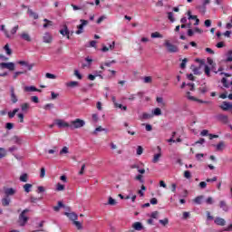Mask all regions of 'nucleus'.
Wrapping results in <instances>:
<instances>
[{"instance_id": "49", "label": "nucleus", "mask_w": 232, "mask_h": 232, "mask_svg": "<svg viewBox=\"0 0 232 232\" xmlns=\"http://www.w3.org/2000/svg\"><path fill=\"white\" fill-rule=\"evenodd\" d=\"M45 176H46V169L44 168H42L40 171V178L44 179Z\"/></svg>"}, {"instance_id": "25", "label": "nucleus", "mask_w": 232, "mask_h": 232, "mask_svg": "<svg viewBox=\"0 0 232 232\" xmlns=\"http://www.w3.org/2000/svg\"><path fill=\"white\" fill-rule=\"evenodd\" d=\"M24 191H25V193H30V191H32V188H34V185L30 184V183H26L25 185H24Z\"/></svg>"}, {"instance_id": "2", "label": "nucleus", "mask_w": 232, "mask_h": 232, "mask_svg": "<svg viewBox=\"0 0 232 232\" xmlns=\"http://www.w3.org/2000/svg\"><path fill=\"white\" fill-rule=\"evenodd\" d=\"M163 46H165L167 52H169V53H178L179 52V46L171 44V42H169V40H165Z\"/></svg>"}, {"instance_id": "53", "label": "nucleus", "mask_w": 232, "mask_h": 232, "mask_svg": "<svg viewBox=\"0 0 232 232\" xmlns=\"http://www.w3.org/2000/svg\"><path fill=\"white\" fill-rule=\"evenodd\" d=\"M143 81H144L145 84H149L152 81L151 76L144 77Z\"/></svg>"}, {"instance_id": "43", "label": "nucleus", "mask_w": 232, "mask_h": 232, "mask_svg": "<svg viewBox=\"0 0 232 232\" xmlns=\"http://www.w3.org/2000/svg\"><path fill=\"white\" fill-rule=\"evenodd\" d=\"M160 224H162V226H168L169 224V220L168 218H165L164 219H160Z\"/></svg>"}, {"instance_id": "52", "label": "nucleus", "mask_w": 232, "mask_h": 232, "mask_svg": "<svg viewBox=\"0 0 232 232\" xmlns=\"http://www.w3.org/2000/svg\"><path fill=\"white\" fill-rule=\"evenodd\" d=\"M45 77H46V79H57V76H55V74H52L50 72H47L45 74Z\"/></svg>"}, {"instance_id": "54", "label": "nucleus", "mask_w": 232, "mask_h": 232, "mask_svg": "<svg viewBox=\"0 0 232 232\" xmlns=\"http://www.w3.org/2000/svg\"><path fill=\"white\" fill-rule=\"evenodd\" d=\"M38 200H41V198H35V197L30 198V202H32L33 204L37 203Z\"/></svg>"}, {"instance_id": "11", "label": "nucleus", "mask_w": 232, "mask_h": 232, "mask_svg": "<svg viewBox=\"0 0 232 232\" xmlns=\"http://www.w3.org/2000/svg\"><path fill=\"white\" fill-rule=\"evenodd\" d=\"M219 208L225 211V213H227L229 211V206H227V203L224 200L219 201Z\"/></svg>"}, {"instance_id": "21", "label": "nucleus", "mask_w": 232, "mask_h": 232, "mask_svg": "<svg viewBox=\"0 0 232 232\" xmlns=\"http://www.w3.org/2000/svg\"><path fill=\"white\" fill-rule=\"evenodd\" d=\"M11 101L13 102V104H15V102H17V96L15 95V92L14 90V87L11 88Z\"/></svg>"}, {"instance_id": "1", "label": "nucleus", "mask_w": 232, "mask_h": 232, "mask_svg": "<svg viewBox=\"0 0 232 232\" xmlns=\"http://www.w3.org/2000/svg\"><path fill=\"white\" fill-rule=\"evenodd\" d=\"M86 126V121L81 119H75L70 121V130H80V128H84Z\"/></svg>"}, {"instance_id": "29", "label": "nucleus", "mask_w": 232, "mask_h": 232, "mask_svg": "<svg viewBox=\"0 0 232 232\" xmlns=\"http://www.w3.org/2000/svg\"><path fill=\"white\" fill-rule=\"evenodd\" d=\"M156 102H158V104H160V106L163 108L166 106V102H164V98L162 97H157Z\"/></svg>"}, {"instance_id": "45", "label": "nucleus", "mask_w": 232, "mask_h": 232, "mask_svg": "<svg viewBox=\"0 0 232 232\" xmlns=\"http://www.w3.org/2000/svg\"><path fill=\"white\" fill-rule=\"evenodd\" d=\"M142 174H139L138 176L135 177V180H139L140 184H144V179H142Z\"/></svg>"}, {"instance_id": "36", "label": "nucleus", "mask_w": 232, "mask_h": 232, "mask_svg": "<svg viewBox=\"0 0 232 232\" xmlns=\"http://www.w3.org/2000/svg\"><path fill=\"white\" fill-rule=\"evenodd\" d=\"M66 86H68L69 88H75V86H79V82H69L66 83Z\"/></svg>"}, {"instance_id": "64", "label": "nucleus", "mask_w": 232, "mask_h": 232, "mask_svg": "<svg viewBox=\"0 0 232 232\" xmlns=\"http://www.w3.org/2000/svg\"><path fill=\"white\" fill-rule=\"evenodd\" d=\"M74 75H75V77H77L78 79H82V75H81L80 73H79V71L78 70H75L74 71Z\"/></svg>"}, {"instance_id": "3", "label": "nucleus", "mask_w": 232, "mask_h": 232, "mask_svg": "<svg viewBox=\"0 0 232 232\" xmlns=\"http://www.w3.org/2000/svg\"><path fill=\"white\" fill-rule=\"evenodd\" d=\"M9 70L10 72H14L15 70V63H0V70Z\"/></svg>"}, {"instance_id": "10", "label": "nucleus", "mask_w": 232, "mask_h": 232, "mask_svg": "<svg viewBox=\"0 0 232 232\" xmlns=\"http://www.w3.org/2000/svg\"><path fill=\"white\" fill-rule=\"evenodd\" d=\"M44 43H46L47 44H50L52 41H53V38L52 37V34L50 33H45L43 37Z\"/></svg>"}, {"instance_id": "55", "label": "nucleus", "mask_w": 232, "mask_h": 232, "mask_svg": "<svg viewBox=\"0 0 232 232\" xmlns=\"http://www.w3.org/2000/svg\"><path fill=\"white\" fill-rule=\"evenodd\" d=\"M5 128H6V130H14V123H12V122H7V123L5 124Z\"/></svg>"}, {"instance_id": "32", "label": "nucleus", "mask_w": 232, "mask_h": 232, "mask_svg": "<svg viewBox=\"0 0 232 232\" xmlns=\"http://www.w3.org/2000/svg\"><path fill=\"white\" fill-rule=\"evenodd\" d=\"M152 115H153V117H154V115L156 117H159V116L162 115V111L160 110V108H156L153 110Z\"/></svg>"}, {"instance_id": "39", "label": "nucleus", "mask_w": 232, "mask_h": 232, "mask_svg": "<svg viewBox=\"0 0 232 232\" xmlns=\"http://www.w3.org/2000/svg\"><path fill=\"white\" fill-rule=\"evenodd\" d=\"M108 204H109V206H116L117 201L113 198L109 197Z\"/></svg>"}, {"instance_id": "4", "label": "nucleus", "mask_w": 232, "mask_h": 232, "mask_svg": "<svg viewBox=\"0 0 232 232\" xmlns=\"http://www.w3.org/2000/svg\"><path fill=\"white\" fill-rule=\"evenodd\" d=\"M217 121L222 122V124H229V117L226 114H218L216 116Z\"/></svg>"}, {"instance_id": "8", "label": "nucleus", "mask_w": 232, "mask_h": 232, "mask_svg": "<svg viewBox=\"0 0 232 232\" xmlns=\"http://www.w3.org/2000/svg\"><path fill=\"white\" fill-rule=\"evenodd\" d=\"M10 141L13 142V144H17L18 146H21V144H23V138L14 135L10 139Z\"/></svg>"}, {"instance_id": "18", "label": "nucleus", "mask_w": 232, "mask_h": 232, "mask_svg": "<svg viewBox=\"0 0 232 232\" xmlns=\"http://www.w3.org/2000/svg\"><path fill=\"white\" fill-rule=\"evenodd\" d=\"M60 34L63 35H66L67 39H70V31L68 30L67 25H63V29L60 30Z\"/></svg>"}, {"instance_id": "37", "label": "nucleus", "mask_w": 232, "mask_h": 232, "mask_svg": "<svg viewBox=\"0 0 232 232\" xmlns=\"http://www.w3.org/2000/svg\"><path fill=\"white\" fill-rule=\"evenodd\" d=\"M17 111H19V109H14L13 111H9L8 112L9 119H14V117H15V113H17Z\"/></svg>"}, {"instance_id": "7", "label": "nucleus", "mask_w": 232, "mask_h": 232, "mask_svg": "<svg viewBox=\"0 0 232 232\" xmlns=\"http://www.w3.org/2000/svg\"><path fill=\"white\" fill-rule=\"evenodd\" d=\"M81 21V24L77 26L78 30L76 31L77 35H80V34H82L83 30H84V26H86V24H88V21L87 20H80Z\"/></svg>"}, {"instance_id": "5", "label": "nucleus", "mask_w": 232, "mask_h": 232, "mask_svg": "<svg viewBox=\"0 0 232 232\" xmlns=\"http://www.w3.org/2000/svg\"><path fill=\"white\" fill-rule=\"evenodd\" d=\"M30 210L28 209V208H25L24 210H23V212L20 214V216H19V220H20V222H23V223H21L20 225L21 226H24V224L26 223V222H28V217H26L25 215H26V213H28Z\"/></svg>"}, {"instance_id": "19", "label": "nucleus", "mask_w": 232, "mask_h": 232, "mask_svg": "<svg viewBox=\"0 0 232 232\" xmlns=\"http://www.w3.org/2000/svg\"><path fill=\"white\" fill-rule=\"evenodd\" d=\"M214 222L217 226H226V219L222 218H216Z\"/></svg>"}, {"instance_id": "46", "label": "nucleus", "mask_w": 232, "mask_h": 232, "mask_svg": "<svg viewBox=\"0 0 232 232\" xmlns=\"http://www.w3.org/2000/svg\"><path fill=\"white\" fill-rule=\"evenodd\" d=\"M197 8L201 14H206V5H198Z\"/></svg>"}, {"instance_id": "35", "label": "nucleus", "mask_w": 232, "mask_h": 232, "mask_svg": "<svg viewBox=\"0 0 232 232\" xmlns=\"http://www.w3.org/2000/svg\"><path fill=\"white\" fill-rule=\"evenodd\" d=\"M4 50H5V53L7 55H12V49H10V45H8V44H6L5 46H4Z\"/></svg>"}, {"instance_id": "33", "label": "nucleus", "mask_w": 232, "mask_h": 232, "mask_svg": "<svg viewBox=\"0 0 232 232\" xmlns=\"http://www.w3.org/2000/svg\"><path fill=\"white\" fill-rule=\"evenodd\" d=\"M20 182H28V174L24 173L20 176Z\"/></svg>"}, {"instance_id": "59", "label": "nucleus", "mask_w": 232, "mask_h": 232, "mask_svg": "<svg viewBox=\"0 0 232 232\" xmlns=\"http://www.w3.org/2000/svg\"><path fill=\"white\" fill-rule=\"evenodd\" d=\"M151 218H159V211H154L150 214Z\"/></svg>"}, {"instance_id": "40", "label": "nucleus", "mask_w": 232, "mask_h": 232, "mask_svg": "<svg viewBox=\"0 0 232 232\" xmlns=\"http://www.w3.org/2000/svg\"><path fill=\"white\" fill-rule=\"evenodd\" d=\"M73 226H75V227H77V229L81 230L82 229V224L77 220L72 222Z\"/></svg>"}, {"instance_id": "13", "label": "nucleus", "mask_w": 232, "mask_h": 232, "mask_svg": "<svg viewBox=\"0 0 232 232\" xmlns=\"http://www.w3.org/2000/svg\"><path fill=\"white\" fill-rule=\"evenodd\" d=\"M223 111H227V110H232V104L227 102H223V104L220 106Z\"/></svg>"}, {"instance_id": "38", "label": "nucleus", "mask_w": 232, "mask_h": 232, "mask_svg": "<svg viewBox=\"0 0 232 232\" xmlns=\"http://www.w3.org/2000/svg\"><path fill=\"white\" fill-rule=\"evenodd\" d=\"M204 199V196H198L195 199L194 202L196 204H202V200Z\"/></svg>"}, {"instance_id": "14", "label": "nucleus", "mask_w": 232, "mask_h": 232, "mask_svg": "<svg viewBox=\"0 0 232 232\" xmlns=\"http://www.w3.org/2000/svg\"><path fill=\"white\" fill-rule=\"evenodd\" d=\"M21 39H23L24 41H27V43L32 42V37L30 36V34L26 32H24L20 34Z\"/></svg>"}, {"instance_id": "9", "label": "nucleus", "mask_w": 232, "mask_h": 232, "mask_svg": "<svg viewBox=\"0 0 232 232\" xmlns=\"http://www.w3.org/2000/svg\"><path fill=\"white\" fill-rule=\"evenodd\" d=\"M157 150H158L159 153H158V154H155L154 157H153V159H152V162H153L154 164H157V162H159L160 157H162V154L160 153V151L162 150V149H160V146H158V147H157Z\"/></svg>"}, {"instance_id": "22", "label": "nucleus", "mask_w": 232, "mask_h": 232, "mask_svg": "<svg viewBox=\"0 0 232 232\" xmlns=\"http://www.w3.org/2000/svg\"><path fill=\"white\" fill-rule=\"evenodd\" d=\"M27 14L30 17H33V19H39V14L37 13L34 12L32 9L28 8Z\"/></svg>"}, {"instance_id": "61", "label": "nucleus", "mask_w": 232, "mask_h": 232, "mask_svg": "<svg viewBox=\"0 0 232 232\" xmlns=\"http://www.w3.org/2000/svg\"><path fill=\"white\" fill-rule=\"evenodd\" d=\"M63 153L64 154L68 153V147H63L62 149V150L60 151V155H63Z\"/></svg>"}, {"instance_id": "23", "label": "nucleus", "mask_w": 232, "mask_h": 232, "mask_svg": "<svg viewBox=\"0 0 232 232\" xmlns=\"http://www.w3.org/2000/svg\"><path fill=\"white\" fill-rule=\"evenodd\" d=\"M226 148V143L224 141H219L218 145H216L217 151H222Z\"/></svg>"}, {"instance_id": "28", "label": "nucleus", "mask_w": 232, "mask_h": 232, "mask_svg": "<svg viewBox=\"0 0 232 232\" xmlns=\"http://www.w3.org/2000/svg\"><path fill=\"white\" fill-rule=\"evenodd\" d=\"M7 154L8 152L6 151V149L0 147V160L1 159H5V157H6Z\"/></svg>"}, {"instance_id": "63", "label": "nucleus", "mask_w": 232, "mask_h": 232, "mask_svg": "<svg viewBox=\"0 0 232 232\" xmlns=\"http://www.w3.org/2000/svg\"><path fill=\"white\" fill-rule=\"evenodd\" d=\"M144 151L141 146H139L137 149V155H140Z\"/></svg>"}, {"instance_id": "34", "label": "nucleus", "mask_w": 232, "mask_h": 232, "mask_svg": "<svg viewBox=\"0 0 232 232\" xmlns=\"http://www.w3.org/2000/svg\"><path fill=\"white\" fill-rule=\"evenodd\" d=\"M2 206H10V198L6 197L2 199Z\"/></svg>"}, {"instance_id": "42", "label": "nucleus", "mask_w": 232, "mask_h": 232, "mask_svg": "<svg viewBox=\"0 0 232 232\" xmlns=\"http://www.w3.org/2000/svg\"><path fill=\"white\" fill-rule=\"evenodd\" d=\"M204 72H205V73H206V75H207L208 77H210V76H211V73H210L211 69H209V66L205 65Z\"/></svg>"}, {"instance_id": "44", "label": "nucleus", "mask_w": 232, "mask_h": 232, "mask_svg": "<svg viewBox=\"0 0 232 232\" xmlns=\"http://www.w3.org/2000/svg\"><path fill=\"white\" fill-rule=\"evenodd\" d=\"M56 191H64V185L58 183L56 185Z\"/></svg>"}, {"instance_id": "20", "label": "nucleus", "mask_w": 232, "mask_h": 232, "mask_svg": "<svg viewBox=\"0 0 232 232\" xmlns=\"http://www.w3.org/2000/svg\"><path fill=\"white\" fill-rule=\"evenodd\" d=\"M85 61L87 63H82V68H90V66H92V63H93V60L92 58L86 57Z\"/></svg>"}, {"instance_id": "30", "label": "nucleus", "mask_w": 232, "mask_h": 232, "mask_svg": "<svg viewBox=\"0 0 232 232\" xmlns=\"http://www.w3.org/2000/svg\"><path fill=\"white\" fill-rule=\"evenodd\" d=\"M1 32H4L5 37H7V39H10V37H12L10 35V33H8V30H6V28L5 27V24L1 25Z\"/></svg>"}, {"instance_id": "16", "label": "nucleus", "mask_w": 232, "mask_h": 232, "mask_svg": "<svg viewBox=\"0 0 232 232\" xmlns=\"http://www.w3.org/2000/svg\"><path fill=\"white\" fill-rule=\"evenodd\" d=\"M24 92H26L27 93H30L32 92H41V90L35 88V86H25L24 88Z\"/></svg>"}, {"instance_id": "26", "label": "nucleus", "mask_w": 232, "mask_h": 232, "mask_svg": "<svg viewBox=\"0 0 232 232\" xmlns=\"http://www.w3.org/2000/svg\"><path fill=\"white\" fill-rule=\"evenodd\" d=\"M150 37L152 39H162L164 36L160 33L155 32L150 34Z\"/></svg>"}, {"instance_id": "62", "label": "nucleus", "mask_w": 232, "mask_h": 232, "mask_svg": "<svg viewBox=\"0 0 232 232\" xmlns=\"http://www.w3.org/2000/svg\"><path fill=\"white\" fill-rule=\"evenodd\" d=\"M214 200L211 197H208L207 199H206V204H208V205H211L213 204Z\"/></svg>"}, {"instance_id": "24", "label": "nucleus", "mask_w": 232, "mask_h": 232, "mask_svg": "<svg viewBox=\"0 0 232 232\" xmlns=\"http://www.w3.org/2000/svg\"><path fill=\"white\" fill-rule=\"evenodd\" d=\"M5 193L6 195V197H12V195H15V189L10 188H6L5 190Z\"/></svg>"}, {"instance_id": "17", "label": "nucleus", "mask_w": 232, "mask_h": 232, "mask_svg": "<svg viewBox=\"0 0 232 232\" xmlns=\"http://www.w3.org/2000/svg\"><path fill=\"white\" fill-rule=\"evenodd\" d=\"M133 229H135V231H142V229H144V227L142 226V223L140 222H135L132 225Z\"/></svg>"}, {"instance_id": "60", "label": "nucleus", "mask_w": 232, "mask_h": 232, "mask_svg": "<svg viewBox=\"0 0 232 232\" xmlns=\"http://www.w3.org/2000/svg\"><path fill=\"white\" fill-rule=\"evenodd\" d=\"M31 101H32L33 102H35V104H38V102H39V97H37V96H33V97H31Z\"/></svg>"}, {"instance_id": "56", "label": "nucleus", "mask_w": 232, "mask_h": 232, "mask_svg": "<svg viewBox=\"0 0 232 232\" xmlns=\"http://www.w3.org/2000/svg\"><path fill=\"white\" fill-rule=\"evenodd\" d=\"M28 108H30V104H28V103L22 104V111H26V110H28Z\"/></svg>"}, {"instance_id": "31", "label": "nucleus", "mask_w": 232, "mask_h": 232, "mask_svg": "<svg viewBox=\"0 0 232 232\" xmlns=\"http://www.w3.org/2000/svg\"><path fill=\"white\" fill-rule=\"evenodd\" d=\"M44 23H45L44 24V28H49V26H53V22L48 20V19H44Z\"/></svg>"}, {"instance_id": "41", "label": "nucleus", "mask_w": 232, "mask_h": 232, "mask_svg": "<svg viewBox=\"0 0 232 232\" xmlns=\"http://www.w3.org/2000/svg\"><path fill=\"white\" fill-rule=\"evenodd\" d=\"M168 14V19L169 20L170 23H175V17H173V13L172 12H169L167 13Z\"/></svg>"}, {"instance_id": "6", "label": "nucleus", "mask_w": 232, "mask_h": 232, "mask_svg": "<svg viewBox=\"0 0 232 232\" xmlns=\"http://www.w3.org/2000/svg\"><path fill=\"white\" fill-rule=\"evenodd\" d=\"M55 124L58 128H70V123L64 120L58 119L55 121Z\"/></svg>"}, {"instance_id": "27", "label": "nucleus", "mask_w": 232, "mask_h": 232, "mask_svg": "<svg viewBox=\"0 0 232 232\" xmlns=\"http://www.w3.org/2000/svg\"><path fill=\"white\" fill-rule=\"evenodd\" d=\"M140 119H142L143 121H148V119H153V114H150L148 112H144Z\"/></svg>"}, {"instance_id": "12", "label": "nucleus", "mask_w": 232, "mask_h": 232, "mask_svg": "<svg viewBox=\"0 0 232 232\" xmlns=\"http://www.w3.org/2000/svg\"><path fill=\"white\" fill-rule=\"evenodd\" d=\"M64 215L68 217L70 220H72V222H75V220H77V218H79V216H77V214L74 212H71V213L65 212Z\"/></svg>"}, {"instance_id": "57", "label": "nucleus", "mask_w": 232, "mask_h": 232, "mask_svg": "<svg viewBox=\"0 0 232 232\" xmlns=\"http://www.w3.org/2000/svg\"><path fill=\"white\" fill-rule=\"evenodd\" d=\"M84 169H86V164H83L81 168V170L78 172V175H84Z\"/></svg>"}, {"instance_id": "58", "label": "nucleus", "mask_w": 232, "mask_h": 232, "mask_svg": "<svg viewBox=\"0 0 232 232\" xmlns=\"http://www.w3.org/2000/svg\"><path fill=\"white\" fill-rule=\"evenodd\" d=\"M184 177L185 179H191V172H189V170H186L184 172Z\"/></svg>"}, {"instance_id": "50", "label": "nucleus", "mask_w": 232, "mask_h": 232, "mask_svg": "<svg viewBox=\"0 0 232 232\" xmlns=\"http://www.w3.org/2000/svg\"><path fill=\"white\" fill-rule=\"evenodd\" d=\"M187 63H188V58H184V59L182 60V63H180V68H181L182 70H184V68H186Z\"/></svg>"}, {"instance_id": "51", "label": "nucleus", "mask_w": 232, "mask_h": 232, "mask_svg": "<svg viewBox=\"0 0 232 232\" xmlns=\"http://www.w3.org/2000/svg\"><path fill=\"white\" fill-rule=\"evenodd\" d=\"M17 30H19V25H15L14 27L12 28L11 34L15 35V34H17Z\"/></svg>"}, {"instance_id": "15", "label": "nucleus", "mask_w": 232, "mask_h": 232, "mask_svg": "<svg viewBox=\"0 0 232 232\" xmlns=\"http://www.w3.org/2000/svg\"><path fill=\"white\" fill-rule=\"evenodd\" d=\"M187 97L189 99V101H197L198 102H200L201 104H208V102H204L202 100H197V98L191 96V92H187Z\"/></svg>"}, {"instance_id": "47", "label": "nucleus", "mask_w": 232, "mask_h": 232, "mask_svg": "<svg viewBox=\"0 0 232 232\" xmlns=\"http://www.w3.org/2000/svg\"><path fill=\"white\" fill-rule=\"evenodd\" d=\"M61 208H64V205L61 201H59L58 206L53 207V209H54V211H59V209H61Z\"/></svg>"}, {"instance_id": "48", "label": "nucleus", "mask_w": 232, "mask_h": 232, "mask_svg": "<svg viewBox=\"0 0 232 232\" xmlns=\"http://www.w3.org/2000/svg\"><path fill=\"white\" fill-rule=\"evenodd\" d=\"M105 130L106 129L100 126V127H97L92 133H93V135H97L98 131H105Z\"/></svg>"}]
</instances>
